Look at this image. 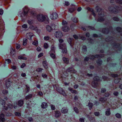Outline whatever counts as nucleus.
I'll return each instance as SVG.
<instances>
[{"instance_id": "31", "label": "nucleus", "mask_w": 122, "mask_h": 122, "mask_svg": "<svg viewBox=\"0 0 122 122\" xmlns=\"http://www.w3.org/2000/svg\"><path fill=\"white\" fill-rule=\"evenodd\" d=\"M51 57L53 59H55L56 57V55L55 53H49Z\"/></svg>"}, {"instance_id": "36", "label": "nucleus", "mask_w": 122, "mask_h": 122, "mask_svg": "<svg viewBox=\"0 0 122 122\" xmlns=\"http://www.w3.org/2000/svg\"><path fill=\"white\" fill-rule=\"evenodd\" d=\"M58 92L61 93V92L63 90V89L59 87L57 88H56Z\"/></svg>"}, {"instance_id": "2", "label": "nucleus", "mask_w": 122, "mask_h": 122, "mask_svg": "<svg viewBox=\"0 0 122 122\" xmlns=\"http://www.w3.org/2000/svg\"><path fill=\"white\" fill-rule=\"evenodd\" d=\"M37 18L39 21L43 22L47 20L48 17L46 15L40 14L37 15Z\"/></svg>"}, {"instance_id": "4", "label": "nucleus", "mask_w": 122, "mask_h": 122, "mask_svg": "<svg viewBox=\"0 0 122 122\" xmlns=\"http://www.w3.org/2000/svg\"><path fill=\"white\" fill-rule=\"evenodd\" d=\"M113 38L112 37H107L106 39V41H110V42L112 41L111 43L112 44H113L112 45H113L114 46H115V47H118V46L117 45V43L113 41H112L113 40Z\"/></svg>"}, {"instance_id": "27", "label": "nucleus", "mask_w": 122, "mask_h": 122, "mask_svg": "<svg viewBox=\"0 0 122 122\" xmlns=\"http://www.w3.org/2000/svg\"><path fill=\"white\" fill-rule=\"evenodd\" d=\"M33 97V95L31 94L28 95L25 97V99L26 100H28L32 98Z\"/></svg>"}, {"instance_id": "43", "label": "nucleus", "mask_w": 122, "mask_h": 122, "mask_svg": "<svg viewBox=\"0 0 122 122\" xmlns=\"http://www.w3.org/2000/svg\"><path fill=\"white\" fill-rule=\"evenodd\" d=\"M62 24L63 26H66L67 25L68 23L66 21L64 20H63L62 21Z\"/></svg>"}, {"instance_id": "14", "label": "nucleus", "mask_w": 122, "mask_h": 122, "mask_svg": "<svg viewBox=\"0 0 122 122\" xmlns=\"http://www.w3.org/2000/svg\"><path fill=\"white\" fill-rule=\"evenodd\" d=\"M11 82L10 81L9 79H7L5 81V85L7 88L9 87L10 86Z\"/></svg>"}, {"instance_id": "3", "label": "nucleus", "mask_w": 122, "mask_h": 122, "mask_svg": "<svg viewBox=\"0 0 122 122\" xmlns=\"http://www.w3.org/2000/svg\"><path fill=\"white\" fill-rule=\"evenodd\" d=\"M59 49L62 50V52L63 53L66 54L67 53L66 46L65 43L60 44H59Z\"/></svg>"}, {"instance_id": "9", "label": "nucleus", "mask_w": 122, "mask_h": 122, "mask_svg": "<svg viewBox=\"0 0 122 122\" xmlns=\"http://www.w3.org/2000/svg\"><path fill=\"white\" fill-rule=\"evenodd\" d=\"M68 109L66 107H64L61 109V113L65 114L68 112Z\"/></svg>"}, {"instance_id": "46", "label": "nucleus", "mask_w": 122, "mask_h": 122, "mask_svg": "<svg viewBox=\"0 0 122 122\" xmlns=\"http://www.w3.org/2000/svg\"><path fill=\"white\" fill-rule=\"evenodd\" d=\"M27 40L26 39H25L24 40L23 42V44L24 45H25L27 43Z\"/></svg>"}, {"instance_id": "7", "label": "nucleus", "mask_w": 122, "mask_h": 122, "mask_svg": "<svg viewBox=\"0 0 122 122\" xmlns=\"http://www.w3.org/2000/svg\"><path fill=\"white\" fill-rule=\"evenodd\" d=\"M28 9L27 7H25L24 9V12L22 13L21 15V17H25L26 16L27 12L28 10Z\"/></svg>"}, {"instance_id": "50", "label": "nucleus", "mask_w": 122, "mask_h": 122, "mask_svg": "<svg viewBox=\"0 0 122 122\" xmlns=\"http://www.w3.org/2000/svg\"><path fill=\"white\" fill-rule=\"evenodd\" d=\"M62 92H61L60 93L64 96H66V95L65 92V91L63 90Z\"/></svg>"}, {"instance_id": "53", "label": "nucleus", "mask_w": 122, "mask_h": 122, "mask_svg": "<svg viewBox=\"0 0 122 122\" xmlns=\"http://www.w3.org/2000/svg\"><path fill=\"white\" fill-rule=\"evenodd\" d=\"M50 106L52 110H55V106L54 105L52 104H51Z\"/></svg>"}, {"instance_id": "34", "label": "nucleus", "mask_w": 122, "mask_h": 122, "mask_svg": "<svg viewBox=\"0 0 122 122\" xmlns=\"http://www.w3.org/2000/svg\"><path fill=\"white\" fill-rule=\"evenodd\" d=\"M51 39V38L48 36H45L44 38V40L46 41H49Z\"/></svg>"}, {"instance_id": "47", "label": "nucleus", "mask_w": 122, "mask_h": 122, "mask_svg": "<svg viewBox=\"0 0 122 122\" xmlns=\"http://www.w3.org/2000/svg\"><path fill=\"white\" fill-rule=\"evenodd\" d=\"M120 79L119 78L117 79H116L114 80V82L115 83H119L120 81Z\"/></svg>"}, {"instance_id": "12", "label": "nucleus", "mask_w": 122, "mask_h": 122, "mask_svg": "<svg viewBox=\"0 0 122 122\" xmlns=\"http://www.w3.org/2000/svg\"><path fill=\"white\" fill-rule=\"evenodd\" d=\"M70 29V28L67 26H63L62 28V30L64 32L68 31Z\"/></svg>"}, {"instance_id": "57", "label": "nucleus", "mask_w": 122, "mask_h": 122, "mask_svg": "<svg viewBox=\"0 0 122 122\" xmlns=\"http://www.w3.org/2000/svg\"><path fill=\"white\" fill-rule=\"evenodd\" d=\"M116 1L120 4H122V0H116Z\"/></svg>"}, {"instance_id": "54", "label": "nucleus", "mask_w": 122, "mask_h": 122, "mask_svg": "<svg viewBox=\"0 0 122 122\" xmlns=\"http://www.w3.org/2000/svg\"><path fill=\"white\" fill-rule=\"evenodd\" d=\"M28 23L30 25H31L33 23V21L32 20H28L27 21Z\"/></svg>"}, {"instance_id": "28", "label": "nucleus", "mask_w": 122, "mask_h": 122, "mask_svg": "<svg viewBox=\"0 0 122 122\" xmlns=\"http://www.w3.org/2000/svg\"><path fill=\"white\" fill-rule=\"evenodd\" d=\"M111 113L110 109L109 108L107 109L106 111L105 114L107 116H109L110 115Z\"/></svg>"}, {"instance_id": "30", "label": "nucleus", "mask_w": 122, "mask_h": 122, "mask_svg": "<svg viewBox=\"0 0 122 122\" xmlns=\"http://www.w3.org/2000/svg\"><path fill=\"white\" fill-rule=\"evenodd\" d=\"M43 66L45 68L47 69L48 68V64L47 63L46 61H43Z\"/></svg>"}, {"instance_id": "62", "label": "nucleus", "mask_w": 122, "mask_h": 122, "mask_svg": "<svg viewBox=\"0 0 122 122\" xmlns=\"http://www.w3.org/2000/svg\"><path fill=\"white\" fill-rule=\"evenodd\" d=\"M43 54L42 53H40L38 56V58H40L43 56Z\"/></svg>"}, {"instance_id": "33", "label": "nucleus", "mask_w": 122, "mask_h": 122, "mask_svg": "<svg viewBox=\"0 0 122 122\" xmlns=\"http://www.w3.org/2000/svg\"><path fill=\"white\" fill-rule=\"evenodd\" d=\"M117 30L118 32H120L121 35L122 36V31L121 28L120 27H117L116 29Z\"/></svg>"}, {"instance_id": "11", "label": "nucleus", "mask_w": 122, "mask_h": 122, "mask_svg": "<svg viewBox=\"0 0 122 122\" xmlns=\"http://www.w3.org/2000/svg\"><path fill=\"white\" fill-rule=\"evenodd\" d=\"M58 17V15L56 13H53L51 14V18L52 20L56 19Z\"/></svg>"}, {"instance_id": "23", "label": "nucleus", "mask_w": 122, "mask_h": 122, "mask_svg": "<svg viewBox=\"0 0 122 122\" xmlns=\"http://www.w3.org/2000/svg\"><path fill=\"white\" fill-rule=\"evenodd\" d=\"M62 60L64 63H66L67 64H68L69 60L68 58L65 57H63V58Z\"/></svg>"}, {"instance_id": "48", "label": "nucleus", "mask_w": 122, "mask_h": 122, "mask_svg": "<svg viewBox=\"0 0 122 122\" xmlns=\"http://www.w3.org/2000/svg\"><path fill=\"white\" fill-rule=\"evenodd\" d=\"M33 44L35 46H37L38 45V42L37 41H35L33 43Z\"/></svg>"}, {"instance_id": "52", "label": "nucleus", "mask_w": 122, "mask_h": 122, "mask_svg": "<svg viewBox=\"0 0 122 122\" xmlns=\"http://www.w3.org/2000/svg\"><path fill=\"white\" fill-rule=\"evenodd\" d=\"M15 115L16 116H21V114L19 112H16L15 113Z\"/></svg>"}, {"instance_id": "22", "label": "nucleus", "mask_w": 122, "mask_h": 122, "mask_svg": "<svg viewBox=\"0 0 122 122\" xmlns=\"http://www.w3.org/2000/svg\"><path fill=\"white\" fill-rule=\"evenodd\" d=\"M49 53H55V47L54 45H53L51 46V50L50 51Z\"/></svg>"}, {"instance_id": "61", "label": "nucleus", "mask_w": 122, "mask_h": 122, "mask_svg": "<svg viewBox=\"0 0 122 122\" xmlns=\"http://www.w3.org/2000/svg\"><path fill=\"white\" fill-rule=\"evenodd\" d=\"M42 70V69L41 68H38L37 69L36 71L38 72H39L41 71Z\"/></svg>"}, {"instance_id": "17", "label": "nucleus", "mask_w": 122, "mask_h": 122, "mask_svg": "<svg viewBox=\"0 0 122 122\" xmlns=\"http://www.w3.org/2000/svg\"><path fill=\"white\" fill-rule=\"evenodd\" d=\"M26 88L25 90L24 91V92L25 94L26 93L29 92L30 91V88L29 86L27 85H26Z\"/></svg>"}, {"instance_id": "56", "label": "nucleus", "mask_w": 122, "mask_h": 122, "mask_svg": "<svg viewBox=\"0 0 122 122\" xmlns=\"http://www.w3.org/2000/svg\"><path fill=\"white\" fill-rule=\"evenodd\" d=\"M94 113L95 116H98L100 115V113L99 112H95Z\"/></svg>"}, {"instance_id": "42", "label": "nucleus", "mask_w": 122, "mask_h": 122, "mask_svg": "<svg viewBox=\"0 0 122 122\" xmlns=\"http://www.w3.org/2000/svg\"><path fill=\"white\" fill-rule=\"evenodd\" d=\"M83 50L84 52H86L87 51V48L86 46H83Z\"/></svg>"}, {"instance_id": "41", "label": "nucleus", "mask_w": 122, "mask_h": 122, "mask_svg": "<svg viewBox=\"0 0 122 122\" xmlns=\"http://www.w3.org/2000/svg\"><path fill=\"white\" fill-rule=\"evenodd\" d=\"M44 47L46 49L49 47V45L47 43H45L44 45Z\"/></svg>"}, {"instance_id": "37", "label": "nucleus", "mask_w": 122, "mask_h": 122, "mask_svg": "<svg viewBox=\"0 0 122 122\" xmlns=\"http://www.w3.org/2000/svg\"><path fill=\"white\" fill-rule=\"evenodd\" d=\"M99 77L98 76H95L94 78V81H96L97 82L99 81Z\"/></svg>"}, {"instance_id": "39", "label": "nucleus", "mask_w": 122, "mask_h": 122, "mask_svg": "<svg viewBox=\"0 0 122 122\" xmlns=\"http://www.w3.org/2000/svg\"><path fill=\"white\" fill-rule=\"evenodd\" d=\"M88 105L89 107V109L91 110L93 106V104L90 102H89L88 103Z\"/></svg>"}, {"instance_id": "5", "label": "nucleus", "mask_w": 122, "mask_h": 122, "mask_svg": "<svg viewBox=\"0 0 122 122\" xmlns=\"http://www.w3.org/2000/svg\"><path fill=\"white\" fill-rule=\"evenodd\" d=\"M108 9L109 11H111L115 14L117 13L118 12V10L112 6H109L108 7Z\"/></svg>"}, {"instance_id": "24", "label": "nucleus", "mask_w": 122, "mask_h": 122, "mask_svg": "<svg viewBox=\"0 0 122 122\" xmlns=\"http://www.w3.org/2000/svg\"><path fill=\"white\" fill-rule=\"evenodd\" d=\"M4 115L3 114H1L0 115V121L2 122L5 121V119L4 118Z\"/></svg>"}, {"instance_id": "6", "label": "nucleus", "mask_w": 122, "mask_h": 122, "mask_svg": "<svg viewBox=\"0 0 122 122\" xmlns=\"http://www.w3.org/2000/svg\"><path fill=\"white\" fill-rule=\"evenodd\" d=\"M55 36L57 38H60L62 36L61 32L59 30L56 32L55 34Z\"/></svg>"}, {"instance_id": "60", "label": "nucleus", "mask_w": 122, "mask_h": 122, "mask_svg": "<svg viewBox=\"0 0 122 122\" xmlns=\"http://www.w3.org/2000/svg\"><path fill=\"white\" fill-rule=\"evenodd\" d=\"M106 91V89L105 88H102V89L101 92L102 93H104Z\"/></svg>"}, {"instance_id": "15", "label": "nucleus", "mask_w": 122, "mask_h": 122, "mask_svg": "<svg viewBox=\"0 0 122 122\" xmlns=\"http://www.w3.org/2000/svg\"><path fill=\"white\" fill-rule=\"evenodd\" d=\"M110 30H109L108 29L106 28L103 29L102 32L104 33L107 34L108 33L109 31H110L112 29V28L111 27L110 28Z\"/></svg>"}, {"instance_id": "59", "label": "nucleus", "mask_w": 122, "mask_h": 122, "mask_svg": "<svg viewBox=\"0 0 122 122\" xmlns=\"http://www.w3.org/2000/svg\"><path fill=\"white\" fill-rule=\"evenodd\" d=\"M111 76L113 77H116L118 75L117 74H111Z\"/></svg>"}, {"instance_id": "20", "label": "nucleus", "mask_w": 122, "mask_h": 122, "mask_svg": "<svg viewBox=\"0 0 122 122\" xmlns=\"http://www.w3.org/2000/svg\"><path fill=\"white\" fill-rule=\"evenodd\" d=\"M48 106V105L47 103L43 102L42 103L41 106L42 108L45 109L47 108Z\"/></svg>"}, {"instance_id": "35", "label": "nucleus", "mask_w": 122, "mask_h": 122, "mask_svg": "<svg viewBox=\"0 0 122 122\" xmlns=\"http://www.w3.org/2000/svg\"><path fill=\"white\" fill-rule=\"evenodd\" d=\"M73 110L76 113H78L79 112L78 109L76 107H73Z\"/></svg>"}, {"instance_id": "51", "label": "nucleus", "mask_w": 122, "mask_h": 122, "mask_svg": "<svg viewBox=\"0 0 122 122\" xmlns=\"http://www.w3.org/2000/svg\"><path fill=\"white\" fill-rule=\"evenodd\" d=\"M115 21H118L119 20V19L117 17H114L112 18Z\"/></svg>"}, {"instance_id": "10", "label": "nucleus", "mask_w": 122, "mask_h": 122, "mask_svg": "<svg viewBox=\"0 0 122 122\" xmlns=\"http://www.w3.org/2000/svg\"><path fill=\"white\" fill-rule=\"evenodd\" d=\"M68 41L70 44V46L72 47H73V46L74 45V40L72 38H69L68 39Z\"/></svg>"}, {"instance_id": "16", "label": "nucleus", "mask_w": 122, "mask_h": 122, "mask_svg": "<svg viewBox=\"0 0 122 122\" xmlns=\"http://www.w3.org/2000/svg\"><path fill=\"white\" fill-rule=\"evenodd\" d=\"M107 100V99L105 97H101L99 99V101L102 103L106 102Z\"/></svg>"}, {"instance_id": "18", "label": "nucleus", "mask_w": 122, "mask_h": 122, "mask_svg": "<svg viewBox=\"0 0 122 122\" xmlns=\"http://www.w3.org/2000/svg\"><path fill=\"white\" fill-rule=\"evenodd\" d=\"M24 101V99H21L19 100L18 102V105L20 106H23Z\"/></svg>"}, {"instance_id": "13", "label": "nucleus", "mask_w": 122, "mask_h": 122, "mask_svg": "<svg viewBox=\"0 0 122 122\" xmlns=\"http://www.w3.org/2000/svg\"><path fill=\"white\" fill-rule=\"evenodd\" d=\"M100 84L98 82L95 81H93L92 83V86L94 88H96Z\"/></svg>"}, {"instance_id": "26", "label": "nucleus", "mask_w": 122, "mask_h": 122, "mask_svg": "<svg viewBox=\"0 0 122 122\" xmlns=\"http://www.w3.org/2000/svg\"><path fill=\"white\" fill-rule=\"evenodd\" d=\"M61 115V113L59 111H57L55 112V117L56 118H58Z\"/></svg>"}, {"instance_id": "25", "label": "nucleus", "mask_w": 122, "mask_h": 122, "mask_svg": "<svg viewBox=\"0 0 122 122\" xmlns=\"http://www.w3.org/2000/svg\"><path fill=\"white\" fill-rule=\"evenodd\" d=\"M33 34L31 32L27 33L26 34V36L28 39H31V37L33 36Z\"/></svg>"}, {"instance_id": "45", "label": "nucleus", "mask_w": 122, "mask_h": 122, "mask_svg": "<svg viewBox=\"0 0 122 122\" xmlns=\"http://www.w3.org/2000/svg\"><path fill=\"white\" fill-rule=\"evenodd\" d=\"M42 76L44 78L47 79V76L46 74L42 73Z\"/></svg>"}, {"instance_id": "21", "label": "nucleus", "mask_w": 122, "mask_h": 122, "mask_svg": "<svg viewBox=\"0 0 122 122\" xmlns=\"http://www.w3.org/2000/svg\"><path fill=\"white\" fill-rule=\"evenodd\" d=\"M18 58L20 59H22L26 60L27 59L26 56L25 54H23L18 57Z\"/></svg>"}, {"instance_id": "19", "label": "nucleus", "mask_w": 122, "mask_h": 122, "mask_svg": "<svg viewBox=\"0 0 122 122\" xmlns=\"http://www.w3.org/2000/svg\"><path fill=\"white\" fill-rule=\"evenodd\" d=\"M68 89L72 93H75L76 94H77L78 93V92L76 90H73L71 87H69L68 88Z\"/></svg>"}, {"instance_id": "8", "label": "nucleus", "mask_w": 122, "mask_h": 122, "mask_svg": "<svg viewBox=\"0 0 122 122\" xmlns=\"http://www.w3.org/2000/svg\"><path fill=\"white\" fill-rule=\"evenodd\" d=\"M104 56V55L103 54L100 55H97L95 56L92 55L90 56V58L91 59L93 60L94 58H100L103 57Z\"/></svg>"}, {"instance_id": "29", "label": "nucleus", "mask_w": 122, "mask_h": 122, "mask_svg": "<svg viewBox=\"0 0 122 122\" xmlns=\"http://www.w3.org/2000/svg\"><path fill=\"white\" fill-rule=\"evenodd\" d=\"M46 29L48 32H50L52 30V29L51 26L48 25L46 26Z\"/></svg>"}, {"instance_id": "64", "label": "nucleus", "mask_w": 122, "mask_h": 122, "mask_svg": "<svg viewBox=\"0 0 122 122\" xmlns=\"http://www.w3.org/2000/svg\"><path fill=\"white\" fill-rule=\"evenodd\" d=\"M85 118H81L79 119V121L81 122H84V119Z\"/></svg>"}, {"instance_id": "55", "label": "nucleus", "mask_w": 122, "mask_h": 122, "mask_svg": "<svg viewBox=\"0 0 122 122\" xmlns=\"http://www.w3.org/2000/svg\"><path fill=\"white\" fill-rule=\"evenodd\" d=\"M116 117L118 118H120L121 117V115L119 113H117L116 114Z\"/></svg>"}, {"instance_id": "44", "label": "nucleus", "mask_w": 122, "mask_h": 122, "mask_svg": "<svg viewBox=\"0 0 122 122\" xmlns=\"http://www.w3.org/2000/svg\"><path fill=\"white\" fill-rule=\"evenodd\" d=\"M73 71V69L71 67L68 68L66 70V72H69Z\"/></svg>"}, {"instance_id": "63", "label": "nucleus", "mask_w": 122, "mask_h": 122, "mask_svg": "<svg viewBox=\"0 0 122 122\" xmlns=\"http://www.w3.org/2000/svg\"><path fill=\"white\" fill-rule=\"evenodd\" d=\"M8 108H12L13 107V106L12 105L10 104H9L8 105Z\"/></svg>"}, {"instance_id": "49", "label": "nucleus", "mask_w": 122, "mask_h": 122, "mask_svg": "<svg viewBox=\"0 0 122 122\" xmlns=\"http://www.w3.org/2000/svg\"><path fill=\"white\" fill-rule=\"evenodd\" d=\"M73 22L75 23H76L78 21V19L76 17L74 18L73 20Z\"/></svg>"}, {"instance_id": "32", "label": "nucleus", "mask_w": 122, "mask_h": 122, "mask_svg": "<svg viewBox=\"0 0 122 122\" xmlns=\"http://www.w3.org/2000/svg\"><path fill=\"white\" fill-rule=\"evenodd\" d=\"M74 7L75 6L74 5H72V8H71L69 9V11L71 13L72 12L75 10Z\"/></svg>"}, {"instance_id": "1", "label": "nucleus", "mask_w": 122, "mask_h": 122, "mask_svg": "<svg viewBox=\"0 0 122 122\" xmlns=\"http://www.w3.org/2000/svg\"><path fill=\"white\" fill-rule=\"evenodd\" d=\"M87 9L89 11L91 12L92 15L95 17L96 21L101 22L104 20L105 18L104 11L99 6H97L95 8L97 10L96 13H95L93 9H92L87 7Z\"/></svg>"}, {"instance_id": "58", "label": "nucleus", "mask_w": 122, "mask_h": 122, "mask_svg": "<svg viewBox=\"0 0 122 122\" xmlns=\"http://www.w3.org/2000/svg\"><path fill=\"white\" fill-rule=\"evenodd\" d=\"M3 94H7L8 93V91L6 90H4L3 91Z\"/></svg>"}, {"instance_id": "40", "label": "nucleus", "mask_w": 122, "mask_h": 122, "mask_svg": "<svg viewBox=\"0 0 122 122\" xmlns=\"http://www.w3.org/2000/svg\"><path fill=\"white\" fill-rule=\"evenodd\" d=\"M10 53L11 55H13L15 53V50L13 49H11Z\"/></svg>"}, {"instance_id": "38", "label": "nucleus", "mask_w": 122, "mask_h": 122, "mask_svg": "<svg viewBox=\"0 0 122 122\" xmlns=\"http://www.w3.org/2000/svg\"><path fill=\"white\" fill-rule=\"evenodd\" d=\"M102 61L100 59H98L97 61V63L98 65H100L102 64Z\"/></svg>"}]
</instances>
